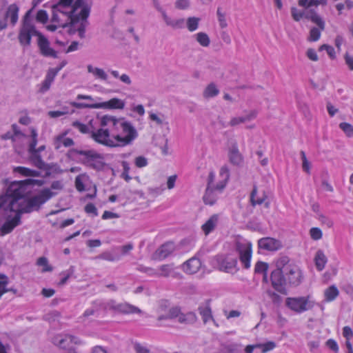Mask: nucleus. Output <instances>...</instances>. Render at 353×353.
<instances>
[{
  "instance_id": "obj_1",
  "label": "nucleus",
  "mask_w": 353,
  "mask_h": 353,
  "mask_svg": "<svg viewBox=\"0 0 353 353\" xmlns=\"http://www.w3.org/2000/svg\"><path fill=\"white\" fill-rule=\"evenodd\" d=\"M43 183L41 180L30 179L10 183L6 192L8 199L9 210L18 211L21 214L39 210L43 204L56 195V192H52L49 188H44L29 198L25 196L28 192V185H41Z\"/></svg>"
},
{
  "instance_id": "obj_2",
  "label": "nucleus",
  "mask_w": 353,
  "mask_h": 353,
  "mask_svg": "<svg viewBox=\"0 0 353 353\" xmlns=\"http://www.w3.org/2000/svg\"><path fill=\"white\" fill-rule=\"evenodd\" d=\"M92 7L91 0H75L73 7L70 8L66 16H63L57 9L52 6V21L57 23L59 27L70 26L69 33L72 34L78 32L81 39L85 37V29L89 22L88 18Z\"/></svg>"
},
{
  "instance_id": "obj_3",
  "label": "nucleus",
  "mask_w": 353,
  "mask_h": 353,
  "mask_svg": "<svg viewBox=\"0 0 353 353\" xmlns=\"http://www.w3.org/2000/svg\"><path fill=\"white\" fill-rule=\"evenodd\" d=\"M111 127V136L117 141V147L131 143L137 137V132L132 125L123 118L117 119L113 116L104 115L101 119V126Z\"/></svg>"
},
{
  "instance_id": "obj_4",
  "label": "nucleus",
  "mask_w": 353,
  "mask_h": 353,
  "mask_svg": "<svg viewBox=\"0 0 353 353\" xmlns=\"http://www.w3.org/2000/svg\"><path fill=\"white\" fill-rule=\"evenodd\" d=\"M69 153L72 155H79L78 161L93 170H101L105 165L103 156L94 150L72 148L69 150Z\"/></svg>"
},
{
  "instance_id": "obj_5",
  "label": "nucleus",
  "mask_w": 353,
  "mask_h": 353,
  "mask_svg": "<svg viewBox=\"0 0 353 353\" xmlns=\"http://www.w3.org/2000/svg\"><path fill=\"white\" fill-rule=\"evenodd\" d=\"M285 305L290 311L299 314L312 310L317 303L312 295H307L287 297Z\"/></svg>"
},
{
  "instance_id": "obj_6",
  "label": "nucleus",
  "mask_w": 353,
  "mask_h": 353,
  "mask_svg": "<svg viewBox=\"0 0 353 353\" xmlns=\"http://www.w3.org/2000/svg\"><path fill=\"white\" fill-rule=\"evenodd\" d=\"M31 12L32 10H29L24 15L18 35L19 41L23 46H30L32 37L37 36L39 37L41 33L37 30L32 23Z\"/></svg>"
},
{
  "instance_id": "obj_7",
  "label": "nucleus",
  "mask_w": 353,
  "mask_h": 353,
  "mask_svg": "<svg viewBox=\"0 0 353 353\" xmlns=\"http://www.w3.org/2000/svg\"><path fill=\"white\" fill-rule=\"evenodd\" d=\"M232 243V247L235 248L239 252V259L243 267L246 269L250 268L252 253L251 242L241 236H234Z\"/></svg>"
},
{
  "instance_id": "obj_8",
  "label": "nucleus",
  "mask_w": 353,
  "mask_h": 353,
  "mask_svg": "<svg viewBox=\"0 0 353 353\" xmlns=\"http://www.w3.org/2000/svg\"><path fill=\"white\" fill-rule=\"evenodd\" d=\"M289 259L287 256L279 258L276 261V269L271 274V281L272 287L279 292L285 290V279L283 276V269L288 263Z\"/></svg>"
},
{
  "instance_id": "obj_9",
  "label": "nucleus",
  "mask_w": 353,
  "mask_h": 353,
  "mask_svg": "<svg viewBox=\"0 0 353 353\" xmlns=\"http://www.w3.org/2000/svg\"><path fill=\"white\" fill-rule=\"evenodd\" d=\"M71 105L72 107L82 109V108H104V109H119L122 110L125 107L124 101L118 99V98H112L110 100L102 103H79V102H72Z\"/></svg>"
},
{
  "instance_id": "obj_10",
  "label": "nucleus",
  "mask_w": 353,
  "mask_h": 353,
  "mask_svg": "<svg viewBox=\"0 0 353 353\" xmlns=\"http://www.w3.org/2000/svg\"><path fill=\"white\" fill-rule=\"evenodd\" d=\"M291 14L295 21H299L303 18L310 20L316 24L321 30L325 28V22L322 18L313 10H301L296 7L291 8Z\"/></svg>"
},
{
  "instance_id": "obj_11",
  "label": "nucleus",
  "mask_w": 353,
  "mask_h": 353,
  "mask_svg": "<svg viewBox=\"0 0 353 353\" xmlns=\"http://www.w3.org/2000/svg\"><path fill=\"white\" fill-rule=\"evenodd\" d=\"M108 127V128H100L97 130L96 132H92L91 137L92 138L101 144L108 147H117L116 142L111 139V127L110 125H106Z\"/></svg>"
},
{
  "instance_id": "obj_12",
  "label": "nucleus",
  "mask_w": 353,
  "mask_h": 353,
  "mask_svg": "<svg viewBox=\"0 0 353 353\" xmlns=\"http://www.w3.org/2000/svg\"><path fill=\"white\" fill-rule=\"evenodd\" d=\"M19 8L15 3L10 4L4 14H0V30L7 28V19L10 18V23L14 26L18 21Z\"/></svg>"
},
{
  "instance_id": "obj_13",
  "label": "nucleus",
  "mask_w": 353,
  "mask_h": 353,
  "mask_svg": "<svg viewBox=\"0 0 353 353\" xmlns=\"http://www.w3.org/2000/svg\"><path fill=\"white\" fill-rule=\"evenodd\" d=\"M109 309L123 314H141L142 311L137 307L128 303H116L114 301L108 303Z\"/></svg>"
},
{
  "instance_id": "obj_14",
  "label": "nucleus",
  "mask_w": 353,
  "mask_h": 353,
  "mask_svg": "<svg viewBox=\"0 0 353 353\" xmlns=\"http://www.w3.org/2000/svg\"><path fill=\"white\" fill-rule=\"evenodd\" d=\"M284 272L290 284L298 285L301 282L302 272L297 266L287 263L284 268Z\"/></svg>"
},
{
  "instance_id": "obj_15",
  "label": "nucleus",
  "mask_w": 353,
  "mask_h": 353,
  "mask_svg": "<svg viewBox=\"0 0 353 353\" xmlns=\"http://www.w3.org/2000/svg\"><path fill=\"white\" fill-rule=\"evenodd\" d=\"M175 245L172 241H168L161 245L153 254L154 260L162 261L175 251Z\"/></svg>"
},
{
  "instance_id": "obj_16",
  "label": "nucleus",
  "mask_w": 353,
  "mask_h": 353,
  "mask_svg": "<svg viewBox=\"0 0 353 353\" xmlns=\"http://www.w3.org/2000/svg\"><path fill=\"white\" fill-rule=\"evenodd\" d=\"M16 214L12 219L9 217L7 219L6 222L0 228L1 236H4L7 234H10L12 230L18 225L21 223V214L18 211H14Z\"/></svg>"
},
{
  "instance_id": "obj_17",
  "label": "nucleus",
  "mask_w": 353,
  "mask_h": 353,
  "mask_svg": "<svg viewBox=\"0 0 353 353\" xmlns=\"http://www.w3.org/2000/svg\"><path fill=\"white\" fill-rule=\"evenodd\" d=\"M258 114L259 112L256 109L246 111L243 115L232 117L229 122V125L230 126H236L240 124L247 123L255 119L257 117Z\"/></svg>"
},
{
  "instance_id": "obj_18",
  "label": "nucleus",
  "mask_w": 353,
  "mask_h": 353,
  "mask_svg": "<svg viewBox=\"0 0 353 353\" xmlns=\"http://www.w3.org/2000/svg\"><path fill=\"white\" fill-rule=\"evenodd\" d=\"M228 157L230 162L234 165H240L243 162V157L239 152L236 141L231 139L228 141Z\"/></svg>"
},
{
  "instance_id": "obj_19",
  "label": "nucleus",
  "mask_w": 353,
  "mask_h": 353,
  "mask_svg": "<svg viewBox=\"0 0 353 353\" xmlns=\"http://www.w3.org/2000/svg\"><path fill=\"white\" fill-rule=\"evenodd\" d=\"M37 43L41 54L43 56L57 58V52L50 47L49 41L41 33L39 34Z\"/></svg>"
},
{
  "instance_id": "obj_20",
  "label": "nucleus",
  "mask_w": 353,
  "mask_h": 353,
  "mask_svg": "<svg viewBox=\"0 0 353 353\" xmlns=\"http://www.w3.org/2000/svg\"><path fill=\"white\" fill-rule=\"evenodd\" d=\"M258 246L259 249L267 251H276L281 248V243L279 241L270 238H262L258 241Z\"/></svg>"
},
{
  "instance_id": "obj_21",
  "label": "nucleus",
  "mask_w": 353,
  "mask_h": 353,
  "mask_svg": "<svg viewBox=\"0 0 353 353\" xmlns=\"http://www.w3.org/2000/svg\"><path fill=\"white\" fill-rule=\"evenodd\" d=\"M222 270L231 274L238 271L236 254H230L225 257L224 261H222Z\"/></svg>"
},
{
  "instance_id": "obj_22",
  "label": "nucleus",
  "mask_w": 353,
  "mask_h": 353,
  "mask_svg": "<svg viewBox=\"0 0 353 353\" xmlns=\"http://www.w3.org/2000/svg\"><path fill=\"white\" fill-rule=\"evenodd\" d=\"M201 266V262L199 259L194 256L186 261L182 265L183 270L190 274L196 273Z\"/></svg>"
},
{
  "instance_id": "obj_23",
  "label": "nucleus",
  "mask_w": 353,
  "mask_h": 353,
  "mask_svg": "<svg viewBox=\"0 0 353 353\" xmlns=\"http://www.w3.org/2000/svg\"><path fill=\"white\" fill-rule=\"evenodd\" d=\"M52 342L54 345L63 350H67L68 352L70 350H74L70 345L69 334H57L52 338Z\"/></svg>"
},
{
  "instance_id": "obj_24",
  "label": "nucleus",
  "mask_w": 353,
  "mask_h": 353,
  "mask_svg": "<svg viewBox=\"0 0 353 353\" xmlns=\"http://www.w3.org/2000/svg\"><path fill=\"white\" fill-rule=\"evenodd\" d=\"M30 154V159L32 163L37 167V168L43 170L48 171L50 170V165L45 163L40 155V153H38L35 150L28 151Z\"/></svg>"
},
{
  "instance_id": "obj_25",
  "label": "nucleus",
  "mask_w": 353,
  "mask_h": 353,
  "mask_svg": "<svg viewBox=\"0 0 353 353\" xmlns=\"http://www.w3.org/2000/svg\"><path fill=\"white\" fill-rule=\"evenodd\" d=\"M314 262L318 271L321 272L325 268L327 263V258L322 250H318L315 252Z\"/></svg>"
},
{
  "instance_id": "obj_26",
  "label": "nucleus",
  "mask_w": 353,
  "mask_h": 353,
  "mask_svg": "<svg viewBox=\"0 0 353 353\" xmlns=\"http://www.w3.org/2000/svg\"><path fill=\"white\" fill-rule=\"evenodd\" d=\"M159 12H161L163 19L166 23L167 26L172 27L174 29H180L183 27L184 25V19H173L168 17L165 10L163 9H159Z\"/></svg>"
},
{
  "instance_id": "obj_27",
  "label": "nucleus",
  "mask_w": 353,
  "mask_h": 353,
  "mask_svg": "<svg viewBox=\"0 0 353 353\" xmlns=\"http://www.w3.org/2000/svg\"><path fill=\"white\" fill-rule=\"evenodd\" d=\"M210 300H207L204 303L201 304L198 310L199 314L202 316L204 323H208L209 321H214L212 316L211 309L209 305Z\"/></svg>"
},
{
  "instance_id": "obj_28",
  "label": "nucleus",
  "mask_w": 353,
  "mask_h": 353,
  "mask_svg": "<svg viewBox=\"0 0 353 353\" xmlns=\"http://www.w3.org/2000/svg\"><path fill=\"white\" fill-rule=\"evenodd\" d=\"M339 295V290L335 285H332L325 289L323 292L324 302H332Z\"/></svg>"
},
{
  "instance_id": "obj_29",
  "label": "nucleus",
  "mask_w": 353,
  "mask_h": 353,
  "mask_svg": "<svg viewBox=\"0 0 353 353\" xmlns=\"http://www.w3.org/2000/svg\"><path fill=\"white\" fill-rule=\"evenodd\" d=\"M159 277H176V272H174V266L173 263L164 264L159 266L158 269Z\"/></svg>"
},
{
  "instance_id": "obj_30",
  "label": "nucleus",
  "mask_w": 353,
  "mask_h": 353,
  "mask_svg": "<svg viewBox=\"0 0 353 353\" xmlns=\"http://www.w3.org/2000/svg\"><path fill=\"white\" fill-rule=\"evenodd\" d=\"M74 0H59V2L54 5V8L57 9L58 11L63 15L66 16L65 13H69L70 8L73 7L72 4Z\"/></svg>"
},
{
  "instance_id": "obj_31",
  "label": "nucleus",
  "mask_w": 353,
  "mask_h": 353,
  "mask_svg": "<svg viewBox=\"0 0 353 353\" xmlns=\"http://www.w3.org/2000/svg\"><path fill=\"white\" fill-rule=\"evenodd\" d=\"M219 222V215H212L201 227L202 230L205 235L210 234L214 228L217 225Z\"/></svg>"
},
{
  "instance_id": "obj_32",
  "label": "nucleus",
  "mask_w": 353,
  "mask_h": 353,
  "mask_svg": "<svg viewBox=\"0 0 353 353\" xmlns=\"http://www.w3.org/2000/svg\"><path fill=\"white\" fill-rule=\"evenodd\" d=\"M87 69L88 72L89 73H92L95 77L103 81H107L108 74L103 69L99 68H94L92 65H88L87 66Z\"/></svg>"
},
{
  "instance_id": "obj_33",
  "label": "nucleus",
  "mask_w": 353,
  "mask_h": 353,
  "mask_svg": "<svg viewBox=\"0 0 353 353\" xmlns=\"http://www.w3.org/2000/svg\"><path fill=\"white\" fill-rule=\"evenodd\" d=\"M218 196L216 194L215 190H212L208 187L203 196V201L205 204L213 205L217 200Z\"/></svg>"
},
{
  "instance_id": "obj_34",
  "label": "nucleus",
  "mask_w": 353,
  "mask_h": 353,
  "mask_svg": "<svg viewBox=\"0 0 353 353\" xmlns=\"http://www.w3.org/2000/svg\"><path fill=\"white\" fill-rule=\"evenodd\" d=\"M178 322L183 324H191L194 323L196 320V315L192 312H189L188 314H183L181 312L179 313V315L177 316Z\"/></svg>"
},
{
  "instance_id": "obj_35",
  "label": "nucleus",
  "mask_w": 353,
  "mask_h": 353,
  "mask_svg": "<svg viewBox=\"0 0 353 353\" xmlns=\"http://www.w3.org/2000/svg\"><path fill=\"white\" fill-rule=\"evenodd\" d=\"M219 93V88L213 83H210L204 90L203 96L205 99H210L217 96Z\"/></svg>"
},
{
  "instance_id": "obj_36",
  "label": "nucleus",
  "mask_w": 353,
  "mask_h": 353,
  "mask_svg": "<svg viewBox=\"0 0 353 353\" xmlns=\"http://www.w3.org/2000/svg\"><path fill=\"white\" fill-rule=\"evenodd\" d=\"M14 170V172L26 176H39L40 174L39 171L21 166L15 168Z\"/></svg>"
},
{
  "instance_id": "obj_37",
  "label": "nucleus",
  "mask_w": 353,
  "mask_h": 353,
  "mask_svg": "<svg viewBox=\"0 0 353 353\" xmlns=\"http://www.w3.org/2000/svg\"><path fill=\"white\" fill-rule=\"evenodd\" d=\"M200 18L195 17H190L187 19L186 26L190 32H194L199 28Z\"/></svg>"
},
{
  "instance_id": "obj_38",
  "label": "nucleus",
  "mask_w": 353,
  "mask_h": 353,
  "mask_svg": "<svg viewBox=\"0 0 353 353\" xmlns=\"http://www.w3.org/2000/svg\"><path fill=\"white\" fill-rule=\"evenodd\" d=\"M181 312V310L178 307H174L169 310L168 313L166 315H161L159 316L158 320L161 321L163 319H172L177 318Z\"/></svg>"
},
{
  "instance_id": "obj_39",
  "label": "nucleus",
  "mask_w": 353,
  "mask_h": 353,
  "mask_svg": "<svg viewBox=\"0 0 353 353\" xmlns=\"http://www.w3.org/2000/svg\"><path fill=\"white\" fill-rule=\"evenodd\" d=\"M197 42L203 47H207L210 45V41L208 34L205 32H199L194 34Z\"/></svg>"
},
{
  "instance_id": "obj_40",
  "label": "nucleus",
  "mask_w": 353,
  "mask_h": 353,
  "mask_svg": "<svg viewBox=\"0 0 353 353\" xmlns=\"http://www.w3.org/2000/svg\"><path fill=\"white\" fill-rule=\"evenodd\" d=\"M61 145L65 147H70L74 145V141L69 137L64 138L60 137L57 139V143H55V148L57 150L59 149Z\"/></svg>"
},
{
  "instance_id": "obj_41",
  "label": "nucleus",
  "mask_w": 353,
  "mask_h": 353,
  "mask_svg": "<svg viewBox=\"0 0 353 353\" xmlns=\"http://www.w3.org/2000/svg\"><path fill=\"white\" fill-rule=\"evenodd\" d=\"M318 27L319 28H312L310 30L309 36L307 37V40L309 41L314 42V41H317L320 39L321 31L323 30H321L319 26H318Z\"/></svg>"
},
{
  "instance_id": "obj_42",
  "label": "nucleus",
  "mask_w": 353,
  "mask_h": 353,
  "mask_svg": "<svg viewBox=\"0 0 353 353\" xmlns=\"http://www.w3.org/2000/svg\"><path fill=\"white\" fill-rule=\"evenodd\" d=\"M268 269V263H266L265 262L259 261V262L256 263L255 268H254V271L256 273H263V279L266 280Z\"/></svg>"
},
{
  "instance_id": "obj_43",
  "label": "nucleus",
  "mask_w": 353,
  "mask_h": 353,
  "mask_svg": "<svg viewBox=\"0 0 353 353\" xmlns=\"http://www.w3.org/2000/svg\"><path fill=\"white\" fill-rule=\"evenodd\" d=\"M74 266H70V268L64 271V272H62L61 274H60V276H61V281L59 282V285H64L66 283V282L68 281V280L72 276V275L74 274Z\"/></svg>"
},
{
  "instance_id": "obj_44",
  "label": "nucleus",
  "mask_w": 353,
  "mask_h": 353,
  "mask_svg": "<svg viewBox=\"0 0 353 353\" xmlns=\"http://www.w3.org/2000/svg\"><path fill=\"white\" fill-rule=\"evenodd\" d=\"M88 176L85 174H79L75 178V188L79 192H83L85 190V186L83 184L84 179L87 178Z\"/></svg>"
},
{
  "instance_id": "obj_45",
  "label": "nucleus",
  "mask_w": 353,
  "mask_h": 353,
  "mask_svg": "<svg viewBox=\"0 0 353 353\" xmlns=\"http://www.w3.org/2000/svg\"><path fill=\"white\" fill-rule=\"evenodd\" d=\"M319 50H325L329 57L332 60L336 58V51L332 46L323 44L319 48Z\"/></svg>"
},
{
  "instance_id": "obj_46",
  "label": "nucleus",
  "mask_w": 353,
  "mask_h": 353,
  "mask_svg": "<svg viewBox=\"0 0 353 353\" xmlns=\"http://www.w3.org/2000/svg\"><path fill=\"white\" fill-rule=\"evenodd\" d=\"M339 128L348 137H353V125L349 123L343 122L339 124Z\"/></svg>"
},
{
  "instance_id": "obj_47",
  "label": "nucleus",
  "mask_w": 353,
  "mask_h": 353,
  "mask_svg": "<svg viewBox=\"0 0 353 353\" xmlns=\"http://www.w3.org/2000/svg\"><path fill=\"white\" fill-rule=\"evenodd\" d=\"M37 264L39 266L43 267L42 270V272H51L53 270L52 267L48 264V261L47 258L44 256L39 257L37 260Z\"/></svg>"
},
{
  "instance_id": "obj_48",
  "label": "nucleus",
  "mask_w": 353,
  "mask_h": 353,
  "mask_svg": "<svg viewBox=\"0 0 353 353\" xmlns=\"http://www.w3.org/2000/svg\"><path fill=\"white\" fill-rule=\"evenodd\" d=\"M121 165H122L123 170V171L121 174V177L123 179H124L127 182H129L132 179L131 176H130V175H129V172L130 170V165L125 161H122Z\"/></svg>"
},
{
  "instance_id": "obj_49",
  "label": "nucleus",
  "mask_w": 353,
  "mask_h": 353,
  "mask_svg": "<svg viewBox=\"0 0 353 353\" xmlns=\"http://www.w3.org/2000/svg\"><path fill=\"white\" fill-rule=\"evenodd\" d=\"M256 346L262 349L263 353H265L272 350L276 347V344L273 341H268L265 343H258Z\"/></svg>"
},
{
  "instance_id": "obj_50",
  "label": "nucleus",
  "mask_w": 353,
  "mask_h": 353,
  "mask_svg": "<svg viewBox=\"0 0 353 353\" xmlns=\"http://www.w3.org/2000/svg\"><path fill=\"white\" fill-rule=\"evenodd\" d=\"M31 138L32 141L29 144L28 151H33L36 150V145L37 144V132L34 128L31 129Z\"/></svg>"
},
{
  "instance_id": "obj_51",
  "label": "nucleus",
  "mask_w": 353,
  "mask_h": 353,
  "mask_svg": "<svg viewBox=\"0 0 353 353\" xmlns=\"http://www.w3.org/2000/svg\"><path fill=\"white\" fill-rule=\"evenodd\" d=\"M310 235L313 240H320L323 236L322 231L319 228H312L310 230Z\"/></svg>"
},
{
  "instance_id": "obj_52",
  "label": "nucleus",
  "mask_w": 353,
  "mask_h": 353,
  "mask_svg": "<svg viewBox=\"0 0 353 353\" xmlns=\"http://www.w3.org/2000/svg\"><path fill=\"white\" fill-rule=\"evenodd\" d=\"M301 156L302 159L303 170L309 174L310 172V163L307 159L305 153L303 151L301 152Z\"/></svg>"
},
{
  "instance_id": "obj_53",
  "label": "nucleus",
  "mask_w": 353,
  "mask_h": 353,
  "mask_svg": "<svg viewBox=\"0 0 353 353\" xmlns=\"http://www.w3.org/2000/svg\"><path fill=\"white\" fill-rule=\"evenodd\" d=\"M72 125L79 130L83 134H87L89 132V128L87 125L83 124L78 121H75L72 123Z\"/></svg>"
},
{
  "instance_id": "obj_54",
  "label": "nucleus",
  "mask_w": 353,
  "mask_h": 353,
  "mask_svg": "<svg viewBox=\"0 0 353 353\" xmlns=\"http://www.w3.org/2000/svg\"><path fill=\"white\" fill-rule=\"evenodd\" d=\"M325 345L327 348L333 351L334 353H338L339 351V347L337 342L332 339H328L325 342Z\"/></svg>"
},
{
  "instance_id": "obj_55",
  "label": "nucleus",
  "mask_w": 353,
  "mask_h": 353,
  "mask_svg": "<svg viewBox=\"0 0 353 353\" xmlns=\"http://www.w3.org/2000/svg\"><path fill=\"white\" fill-rule=\"evenodd\" d=\"M36 19L39 22L46 23L48 19L47 12L44 10H39L37 13Z\"/></svg>"
},
{
  "instance_id": "obj_56",
  "label": "nucleus",
  "mask_w": 353,
  "mask_h": 353,
  "mask_svg": "<svg viewBox=\"0 0 353 353\" xmlns=\"http://www.w3.org/2000/svg\"><path fill=\"white\" fill-rule=\"evenodd\" d=\"M134 350L136 353H151L147 347L137 342L134 343Z\"/></svg>"
},
{
  "instance_id": "obj_57",
  "label": "nucleus",
  "mask_w": 353,
  "mask_h": 353,
  "mask_svg": "<svg viewBox=\"0 0 353 353\" xmlns=\"http://www.w3.org/2000/svg\"><path fill=\"white\" fill-rule=\"evenodd\" d=\"M318 219L321 223L325 225L327 228H332L334 225L333 221L323 214H319Z\"/></svg>"
},
{
  "instance_id": "obj_58",
  "label": "nucleus",
  "mask_w": 353,
  "mask_h": 353,
  "mask_svg": "<svg viewBox=\"0 0 353 353\" xmlns=\"http://www.w3.org/2000/svg\"><path fill=\"white\" fill-rule=\"evenodd\" d=\"M85 212L87 214H92L94 216H97L98 215L97 209L92 203H89L85 206Z\"/></svg>"
},
{
  "instance_id": "obj_59",
  "label": "nucleus",
  "mask_w": 353,
  "mask_h": 353,
  "mask_svg": "<svg viewBox=\"0 0 353 353\" xmlns=\"http://www.w3.org/2000/svg\"><path fill=\"white\" fill-rule=\"evenodd\" d=\"M343 336L345 338V341H350L353 337V331L349 326H345L343 328Z\"/></svg>"
},
{
  "instance_id": "obj_60",
  "label": "nucleus",
  "mask_w": 353,
  "mask_h": 353,
  "mask_svg": "<svg viewBox=\"0 0 353 353\" xmlns=\"http://www.w3.org/2000/svg\"><path fill=\"white\" fill-rule=\"evenodd\" d=\"M190 6V0H176L175 7L177 9L184 10Z\"/></svg>"
},
{
  "instance_id": "obj_61",
  "label": "nucleus",
  "mask_w": 353,
  "mask_h": 353,
  "mask_svg": "<svg viewBox=\"0 0 353 353\" xmlns=\"http://www.w3.org/2000/svg\"><path fill=\"white\" fill-rule=\"evenodd\" d=\"M306 56L310 60L312 61H317L319 60L318 54L315 50L313 48L307 49L306 51Z\"/></svg>"
},
{
  "instance_id": "obj_62",
  "label": "nucleus",
  "mask_w": 353,
  "mask_h": 353,
  "mask_svg": "<svg viewBox=\"0 0 353 353\" xmlns=\"http://www.w3.org/2000/svg\"><path fill=\"white\" fill-rule=\"evenodd\" d=\"M241 312L239 310L224 311V314L228 319H230L232 318H238L241 316Z\"/></svg>"
},
{
  "instance_id": "obj_63",
  "label": "nucleus",
  "mask_w": 353,
  "mask_h": 353,
  "mask_svg": "<svg viewBox=\"0 0 353 353\" xmlns=\"http://www.w3.org/2000/svg\"><path fill=\"white\" fill-rule=\"evenodd\" d=\"M148 164V160L145 157L139 156L135 159V165L138 168H143Z\"/></svg>"
},
{
  "instance_id": "obj_64",
  "label": "nucleus",
  "mask_w": 353,
  "mask_h": 353,
  "mask_svg": "<svg viewBox=\"0 0 353 353\" xmlns=\"http://www.w3.org/2000/svg\"><path fill=\"white\" fill-rule=\"evenodd\" d=\"M345 63L350 68V70H353V57L346 53L345 54Z\"/></svg>"
}]
</instances>
